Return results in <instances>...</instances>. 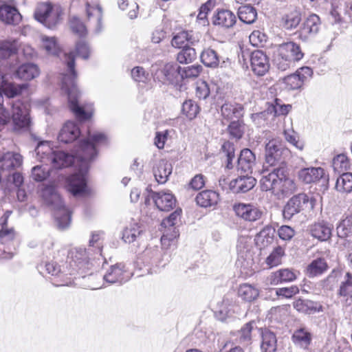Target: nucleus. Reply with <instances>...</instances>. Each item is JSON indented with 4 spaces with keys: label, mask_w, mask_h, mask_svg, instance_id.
Wrapping results in <instances>:
<instances>
[{
    "label": "nucleus",
    "mask_w": 352,
    "mask_h": 352,
    "mask_svg": "<svg viewBox=\"0 0 352 352\" xmlns=\"http://www.w3.org/2000/svg\"><path fill=\"white\" fill-rule=\"evenodd\" d=\"M35 18L48 28H54L60 20V12L53 8L49 3L38 4L35 12Z\"/></svg>",
    "instance_id": "0eeeda50"
},
{
    "label": "nucleus",
    "mask_w": 352,
    "mask_h": 352,
    "mask_svg": "<svg viewBox=\"0 0 352 352\" xmlns=\"http://www.w3.org/2000/svg\"><path fill=\"white\" fill-rule=\"evenodd\" d=\"M339 295L343 297L352 298V276L349 272L346 274L344 280L341 283Z\"/></svg>",
    "instance_id": "5fc2aeb1"
},
{
    "label": "nucleus",
    "mask_w": 352,
    "mask_h": 352,
    "mask_svg": "<svg viewBox=\"0 0 352 352\" xmlns=\"http://www.w3.org/2000/svg\"><path fill=\"white\" fill-rule=\"evenodd\" d=\"M238 294L243 300L251 302L257 298L259 292L251 285L243 284L239 288Z\"/></svg>",
    "instance_id": "a19ab883"
},
{
    "label": "nucleus",
    "mask_w": 352,
    "mask_h": 352,
    "mask_svg": "<svg viewBox=\"0 0 352 352\" xmlns=\"http://www.w3.org/2000/svg\"><path fill=\"white\" fill-rule=\"evenodd\" d=\"M333 228L332 224L319 221L310 226L309 232L313 237L321 241H327L331 236Z\"/></svg>",
    "instance_id": "f3484780"
},
{
    "label": "nucleus",
    "mask_w": 352,
    "mask_h": 352,
    "mask_svg": "<svg viewBox=\"0 0 352 352\" xmlns=\"http://www.w3.org/2000/svg\"><path fill=\"white\" fill-rule=\"evenodd\" d=\"M329 252L327 250L316 251L311 256L309 264H327Z\"/></svg>",
    "instance_id": "052dcab7"
},
{
    "label": "nucleus",
    "mask_w": 352,
    "mask_h": 352,
    "mask_svg": "<svg viewBox=\"0 0 352 352\" xmlns=\"http://www.w3.org/2000/svg\"><path fill=\"white\" fill-rule=\"evenodd\" d=\"M250 65L256 75L263 76L270 69L269 58L263 51L255 50L250 55Z\"/></svg>",
    "instance_id": "ddd939ff"
},
{
    "label": "nucleus",
    "mask_w": 352,
    "mask_h": 352,
    "mask_svg": "<svg viewBox=\"0 0 352 352\" xmlns=\"http://www.w3.org/2000/svg\"><path fill=\"white\" fill-rule=\"evenodd\" d=\"M236 16L228 10H217L212 16V22L214 25L225 28L232 27L236 23Z\"/></svg>",
    "instance_id": "393cba45"
},
{
    "label": "nucleus",
    "mask_w": 352,
    "mask_h": 352,
    "mask_svg": "<svg viewBox=\"0 0 352 352\" xmlns=\"http://www.w3.org/2000/svg\"><path fill=\"white\" fill-rule=\"evenodd\" d=\"M70 27L72 31L80 36H83L86 33L85 25L77 17H73L71 19Z\"/></svg>",
    "instance_id": "338daca9"
},
{
    "label": "nucleus",
    "mask_w": 352,
    "mask_h": 352,
    "mask_svg": "<svg viewBox=\"0 0 352 352\" xmlns=\"http://www.w3.org/2000/svg\"><path fill=\"white\" fill-rule=\"evenodd\" d=\"M296 184L294 179L287 177V168L285 169V171L283 172V177H280L274 195L279 198L281 197H286L294 193L296 190Z\"/></svg>",
    "instance_id": "4be33fe9"
},
{
    "label": "nucleus",
    "mask_w": 352,
    "mask_h": 352,
    "mask_svg": "<svg viewBox=\"0 0 352 352\" xmlns=\"http://www.w3.org/2000/svg\"><path fill=\"white\" fill-rule=\"evenodd\" d=\"M67 65V72L63 74L62 79V89L67 93L70 110L77 118L81 120L89 119L93 113L92 109L78 104L79 92L76 85L77 74L75 70V55L74 52L65 54Z\"/></svg>",
    "instance_id": "f03ea898"
},
{
    "label": "nucleus",
    "mask_w": 352,
    "mask_h": 352,
    "mask_svg": "<svg viewBox=\"0 0 352 352\" xmlns=\"http://www.w3.org/2000/svg\"><path fill=\"white\" fill-rule=\"evenodd\" d=\"M256 321L252 320L245 324L238 331L237 338L239 342L243 344H248L252 339L251 333L256 329Z\"/></svg>",
    "instance_id": "58836bf2"
},
{
    "label": "nucleus",
    "mask_w": 352,
    "mask_h": 352,
    "mask_svg": "<svg viewBox=\"0 0 352 352\" xmlns=\"http://www.w3.org/2000/svg\"><path fill=\"white\" fill-rule=\"evenodd\" d=\"M289 155V150L283 148L275 140L269 141L265 145V167L272 168H284L287 169L285 162Z\"/></svg>",
    "instance_id": "20e7f679"
},
{
    "label": "nucleus",
    "mask_w": 352,
    "mask_h": 352,
    "mask_svg": "<svg viewBox=\"0 0 352 352\" xmlns=\"http://www.w3.org/2000/svg\"><path fill=\"white\" fill-rule=\"evenodd\" d=\"M283 26L287 30L296 28L301 21V14L298 10H294L283 17Z\"/></svg>",
    "instance_id": "c03bdc74"
},
{
    "label": "nucleus",
    "mask_w": 352,
    "mask_h": 352,
    "mask_svg": "<svg viewBox=\"0 0 352 352\" xmlns=\"http://www.w3.org/2000/svg\"><path fill=\"white\" fill-rule=\"evenodd\" d=\"M98 248V256H91L89 251L82 248H75L69 250L67 255V262L69 263H75L76 264H88L93 262H100V258L103 260V264L107 263L106 258H104L101 254L100 245H97Z\"/></svg>",
    "instance_id": "1a4fd4ad"
},
{
    "label": "nucleus",
    "mask_w": 352,
    "mask_h": 352,
    "mask_svg": "<svg viewBox=\"0 0 352 352\" xmlns=\"http://www.w3.org/2000/svg\"><path fill=\"white\" fill-rule=\"evenodd\" d=\"M283 81L286 87L291 90L300 89L304 84L296 72L285 77Z\"/></svg>",
    "instance_id": "4d7b16f0"
},
{
    "label": "nucleus",
    "mask_w": 352,
    "mask_h": 352,
    "mask_svg": "<svg viewBox=\"0 0 352 352\" xmlns=\"http://www.w3.org/2000/svg\"><path fill=\"white\" fill-rule=\"evenodd\" d=\"M37 270L43 276L50 274L56 276L61 272L60 265H37Z\"/></svg>",
    "instance_id": "e2e57ef3"
},
{
    "label": "nucleus",
    "mask_w": 352,
    "mask_h": 352,
    "mask_svg": "<svg viewBox=\"0 0 352 352\" xmlns=\"http://www.w3.org/2000/svg\"><path fill=\"white\" fill-rule=\"evenodd\" d=\"M157 78L164 84L177 85L181 81L180 66L173 63L166 64L159 71Z\"/></svg>",
    "instance_id": "4468645a"
},
{
    "label": "nucleus",
    "mask_w": 352,
    "mask_h": 352,
    "mask_svg": "<svg viewBox=\"0 0 352 352\" xmlns=\"http://www.w3.org/2000/svg\"><path fill=\"white\" fill-rule=\"evenodd\" d=\"M293 306L298 311L305 314L319 310L316 303L307 300L298 299L294 302Z\"/></svg>",
    "instance_id": "a18cd8bd"
},
{
    "label": "nucleus",
    "mask_w": 352,
    "mask_h": 352,
    "mask_svg": "<svg viewBox=\"0 0 352 352\" xmlns=\"http://www.w3.org/2000/svg\"><path fill=\"white\" fill-rule=\"evenodd\" d=\"M336 188L340 192H350L352 190V173H342L337 179Z\"/></svg>",
    "instance_id": "37998d69"
},
{
    "label": "nucleus",
    "mask_w": 352,
    "mask_h": 352,
    "mask_svg": "<svg viewBox=\"0 0 352 352\" xmlns=\"http://www.w3.org/2000/svg\"><path fill=\"white\" fill-rule=\"evenodd\" d=\"M18 51L19 45L16 40L0 41V72H6L14 66Z\"/></svg>",
    "instance_id": "423d86ee"
},
{
    "label": "nucleus",
    "mask_w": 352,
    "mask_h": 352,
    "mask_svg": "<svg viewBox=\"0 0 352 352\" xmlns=\"http://www.w3.org/2000/svg\"><path fill=\"white\" fill-rule=\"evenodd\" d=\"M48 172L43 166H35L32 169V177L36 182H42L48 177Z\"/></svg>",
    "instance_id": "680f3d73"
},
{
    "label": "nucleus",
    "mask_w": 352,
    "mask_h": 352,
    "mask_svg": "<svg viewBox=\"0 0 352 352\" xmlns=\"http://www.w3.org/2000/svg\"><path fill=\"white\" fill-rule=\"evenodd\" d=\"M153 175L159 184H164L173 170L172 164L166 160H160L153 166Z\"/></svg>",
    "instance_id": "bb28decb"
},
{
    "label": "nucleus",
    "mask_w": 352,
    "mask_h": 352,
    "mask_svg": "<svg viewBox=\"0 0 352 352\" xmlns=\"http://www.w3.org/2000/svg\"><path fill=\"white\" fill-rule=\"evenodd\" d=\"M28 84H16L2 80L0 84V91L8 98H13L21 94L23 90L27 89Z\"/></svg>",
    "instance_id": "7c9ffc66"
},
{
    "label": "nucleus",
    "mask_w": 352,
    "mask_h": 352,
    "mask_svg": "<svg viewBox=\"0 0 352 352\" xmlns=\"http://www.w3.org/2000/svg\"><path fill=\"white\" fill-rule=\"evenodd\" d=\"M332 166L334 171L339 174L347 170L350 167L347 156L344 154H340L336 156L333 160Z\"/></svg>",
    "instance_id": "49530a36"
},
{
    "label": "nucleus",
    "mask_w": 352,
    "mask_h": 352,
    "mask_svg": "<svg viewBox=\"0 0 352 352\" xmlns=\"http://www.w3.org/2000/svg\"><path fill=\"white\" fill-rule=\"evenodd\" d=\"M277 50L294 63L302 59L304 55L300 46L294 42L283 43L278 47Z\"/></svg>",
    "instance_id": "a878e982"
},
{
    "label": "nucleus",
    "mask_w": 352,
    "mask_h": 352,
    "mask_svg": "<svg viewBox=\"0 0 352 352\" xmlns=\"http://www.w3.org/2000/svg\"><path fill=\"white\" fill-rule=\"evenodd\" d=\"M23 164V157L18 153L7 152L0 157V170L10 171L19 168Z\"/></svg>",
    "instance_id": "412c9836"
},
{
    "label": "nucleus",
    "mask_w": 352,
    "mask_h": 352,
    "mask_svg": "<svg viewBox=\"0 0 352 352\" xmlns=\"http://www.w3.org/2000/svg\"><path fill=\"white\" fill-rule=\"evenodd\" d=\"M195 200L201 207H210L217 204L219 194L213 190H204L197 195Z\"/></svg>",
    "instance_id": "72a5a7b5"
},
{
    "label": "nucleus",
    "mask_w": 352,
    "mask_h": 352,
    "mask_svg": "<svg viewBox=\"0 0 352 352\" xmlns=\"http://www.w3.org/2000/svg\"><path fill=\"white\" fill-rule=\"evenodd\" d=\"M275 229L271 226H266L255 236L256 244L261 248L270 245L274 238Z\"/></svg>",
    "instance_id": "473e14b6"
},
{
    "label": "nucleus",
    "mask_w": 352,
    "mask_h": 352,
    "mask_svg": "<svg viewBox=\"0 0 352 352\" xmlns=\"http://www.w3.org/2000/svg\"><path fill=\"white\" fill-rule=\"evenodd\" d=\"M250 42L254 46L263 45L267 41L266 35L259 30L253 31L249 36Z\"/></svg>",
    "instance_id": "0e129e2a"
},
{
    "label": "nucleus",
    "mask_w": 352,
    "mask_h": 352,
    "mask_svg": "<svg viewBox=\"0 0 352 352\" xmlns=\"http://www.w3.org/2000/svg\"><path fill=\"white\" fill-rule=\"evenodd\" d=\"M182 111L187 118L192 120L199 113V107L193 100H188L183 103Z\"/></svg>",
    "instance_id": "8fccbe9b"
},
{
    "label": "nucleus",
    "mask_w": 352,
    "mask_h": 352,
    "mask_svg": "<svg viewBox=\"0 0 352 352\" xmlns=\"http://www.w3.org/2000/svg\"><path fill=\"white\" fill-rule=\"evenodd\" d=\"M179 215L180 211L175 210L171 213L168 218L162 221L161 223L162 227H164L165 228H168L170 230H173V233L170 234L168 233H164L161 237V243L163 248H166L170 245V243L174 241V239L177 237V231H176L175 225Z\"/></svg>",
    "instance_id": "dca6fc26"
},
{
    "label": "nucleus",
    "mask_w": 352,
    "mask_h": 352,
    "mask_svg": "<svg viewBox=\"0 0 352 352\" xmlns=\"http://www.w3.org/2000/svg\"><path fill=\"white\" fill-rule=\"evenodd\" d=\"M221 114L226 119L240 118L243 114V107L239 104L225 103L221 107Z\"/></svg>",
    "instance_id": "f704fd0d"
},
{
    "label": "nucleus",
    "mask_w": 352,
    "mask_h": 352,
    "mask_svg": "<svg viewBox=\"0 0 352 352\" xmlns=\"http://www.w3.org/2000/svg\"><path fill=\"white\" fill-rule=\"evenodd\" d=\"M201 63L208 67L216 68L219 66L220 57L217 52L210 48L204 49L200 54Z\"/></svg>",
    "instance_id": "c9c22d12"
},
{
    "label": "nucleus",
    "mask_w": 352,
    "mask_h": 352,
    "mask_svg": "<svg viewBox=\"0 0 352 352\" xmlns=\"http://www.w3.org/2000/svg\"><path fill=\"white\" fill-rule=\"evenodd\" d=\"M293 339L296 344L303 349H307L311 342V335L307 331L300 329L295 331Z\"/></svg>",
    "instance_id": "de8ad7c7"
},
{
    "label": "nucleus",
    "mask_w": 352,
    "mask_h": 352,
    "mask_svg": "<svg viewBox=\"0 0 352 352\" xmlns=\"http://www.w3.org/2000/svg\"><path fill=\"white\" fill-rule=\"evenodd\" d=\"M237 162L239 170L246 174L252 173V168L256 163L255 155L249 148H244L241 151Z\"/></svg>",
    "instance_id": "b1692460"
},
{
    "label": "nucleus",
    "mask_w": 352,
    "mask_h": 352,
    "mask_svg": "<svg viewBox=\"0 0 352 352\" xmlns=\"http://www.w3.org/2000/svg\"><path fill=\"white\" fill-rule=\"evenodd\" d=\"M202 70L199 65H191L186 67H180L181 80L185 78H193L197 77Z\"/></svg>",
    "instance_id": "864d4df0"
},
{
    "label": "nucleus",
    "mask_w": 352,
    "mask_h": 352,
    "mask_svg": "<svg viewBox=\"0 0 352 352\" xmlns=\"http://www.w3.org/2000/svg\"><path fill=\"white\" fill-rule=\"evenodd\" d=\"M152 197L155 206L162 211H169L172 210L176 204L175 197L169 192H155L153 193Z\"/></svg>",
    "instance_id": "aec40b11"
},
{
    "label": "nucleus",
    "mask_w": 352,
    "mask_h": 352,
    "mask_svg": "<svg viewBox=\"0 0 352 352\" xmlns=\"http://www.w3.org/2000/svg\"><path fill=\"white\" fill-rule=\"evenodd\" d=\"M41 195L45 202L51 206L54 210V217L59 229L67 228L71 223L69 210L65 208L63 201L53 186H43L41 189Z\"/></svg>",
    "instance_id": "7ed1b4c3"
},
{
    "label": "nucleus",
    "mask_w": 352,
    "mask_h": 352,
    "mask_svg": "<svg viewBox=\"0 0 352 352\" xmlns=\"http://www.w3.org/2000/svg\"><path fill=\"white\" fill-rule=\"evenodd\" d=\"M285 256V248L280 245L274 248L271 254L267 256V264H278Z\"/></svg>",
    "instance_id": "13d9d810"
},
{
    "label": "nucleus",
    "mask_w": 352,
    "mask_h": 352,
    "mask_svg": "<svg viewBox=\"0 0 352 352\" xmlns=\"http://www.w3.org/2000/svg\"><path fill=\"white\" fill-rule=\"evenodd\" d=\"M320 25V17L316 14H310L302 23L298 31L299 38L306 41L309 37L315 36L319 32Z\"/></svg>",
    "instance_id": "f8f14e48"
},
{
    "label": "nucleus",
    "mask_w": 352,
    "mask_h": 352,
    "mask_svg": "<svg viewBox=\"0 0 352 352\" xmlns=\"http://www.w3.org/2000/svg\"><path fill=\"white\" fill-rule=\"evenodd\" d=\"M199 38L192 31H181L175 34L171 40V45L176 48H184L195 45Z\"/></svg>",
    "instance_id": "a211bd4d"
},
{
    "label": "nucleus",
    "mask_w": 352,
    "mask_h": 352,
    "mask_svg": "<svg viewBox=\"0 0 352 352\" xmlns=\"http://www.w3.org/2000/svg\"><path fill=\"white\" fill-rule=\"evenodd\" d=\"M284 135L285 140L289 142L291 144L296 146L299 150H302L303 148V144L298 141V136L296 135V133L293 130H285L284 131Z\"/></svg>",
    "instance_id": "69168bd1"
},
{
    "label": "nucleus",
    "mask_w": 352,
    "mask_h": 352,
    "mask_svg": "<svg viewBox=\"0 0 352 352\" xmlns=\"http://www.w3.org/2000/svg\"><path fill=\"white\" fill-rule=\"evenodd\" d=\"M40 74L38 66L34 63H25L19 66L15 71V78L23 80H31Z\"/></svg>",
    "instance_id": "cd10ccee"
},
{
    "label": "nucleus",
    "mask_w": 352,
    "mask_h": 352,
    "mask_svg": "<svg viewBox=\"0 0 352 352\" xmlns=\"http://www.w3.org/2000/svg\"><path fill=\"white\" fill-rule=\"evenodd\" d=\"M256 180L248 174L243 176H239L237 178L232 179L230 182V189L234 193H244L252 188L256 185Z\"/></svg>",
    "instance_id": "6ab92c4d"
},
{
    "label": "nucleus",
    "mask_w": 352,
    "mask_h": 352,
    "mask_svg": "<svg viewBox=\"0 0 352 352\" xmlns=\"http://www.w3.org/2000/svg\"><path fill=\"white\" fill-rule=\"evenodd\" d=\"M277 346V340L274 333L265 330L262 332V342L261 349L263 352H275Z\"/></svg>",
    "instance_id": "e433bc0d"
},
{
    "label": "nucleus",
    "mask_w": 352,
    "mask_h": 352,
    "mask_svg": "<svg viewBox=\"0 0 352 352\" xmlns=\"http://www.w3.org/2000/svg\"><path fill=\"white\" fill-rule=\"evenodd\" d=\"M222 151L227 157V164L226 167L228 169H231L233 168V164L232 163V160L234 158V146L232 143L227 141L225 142L221 147Z\"/></svg>",
    "instance_id": "bf43d9fd"
},
{
    "label": "nucleus",
    "mask_w": 352,
    "mask_h": 352,
    "mask_svg": "<svg viewBox=\"0 0 352 352\" xmlns=\"http://www.w3.org/2000/svg\"><path fill=\"white\" fill-rule=\"evenodd\" d=\"M228 130L230 135L232 138L239 140L242 138L244 133L245 125L242 122L239 120L232 121L228 125Z\"/></svg>",
    "instance_id": "3c124183"
},
{
    "label": "nucleus",
    "mask_w": 352,
    "mask_h": 352,
    "mask_svg": "<svg viewBox=\"0 0 352 352\" xmlns=\"http://www.w3.org/2000/svg\"><path fill=\"white\" fill-rule=\"evenodd\" d=\"M12 119L14 129L29 130L32 124L29 108L27 104L18 100L12 103Z\"/></svg>",
    "instance_id": "6e6552de"
},
{
    "label": "nucleus",
    "mask_w": 352,
    "mask_h": 352,
    "mask_svg": "<svg viewBox=\"0 0 352 352\" xmlns=\"http://www.w3.org/2000/svg\"><path fill=\"white\" fill-rule=\"evenodd\" d=\"M308 206L314 207V200L305 193H299L290 198L283 210L285 220H291L296 214L305 210Z\"/></svg>",
    "instance_id": "39448f33"
},
{
    "label": "nucleus",
    "mask_w": 352,
    "mask_h": 352,
    "mask_svg": "<svg viewBox=\"0 0 352 352\" xmlns=\"http://www.w3.org/2000/svg\"><path fill=\"white\" fill-rule=\"evenodd\" d=\"M197 58V52L192 46L182 48L177 53L176 59L180 64H189Z\"/></svg>",
    "instance_id": "79ce46f5"
},
{
    "label": "nucleus",
    "mask_w": 352,
    "mask_h": 352,
    "mask_svg": "<svg viewBox=\"0 0 352 352\" xmlns=\"http://www.w3.org/2000/svg\"><path fill=\"white\" fill-rule=\"evenodd\" d=\"M148 76V73L142 67H135L131 70V76L135 81L145 82Z\"/></svg>",
    "instance_id": "774afa93"
},
{
    "label": "nucleus",
    "mask_w": 352,
    "mask_h": 352,
    "mask_svg": "<svg viewBox=\"0 0 352 352\" xmlns=\"http://www.w3.org/2000/svg\"><path fill=\"white\" fill-rule=\"evenodd\" d=\"M80 134L78 126L73 122H67L60 131L58 139L61 142L68 144L76 140Z\"/></svg>",
    "instance_id": "5701e85b"
},
{
    "label": "nucleus",
    "mask_w": 352,
    "mask_h": 352,
    "mask_svg": "<svg viewBox=\"0 0 352 352\" xmlns=\"http://www.w3.org/2000/svg\"><path fill=\"white\" fill-rule=\"evenodd\" d=\"M43 47L48 54L52 55H58L60 52L55 37H43Z\"/></svg>",
    "instance_id": "603ef678"
},
{
    "label": "nucleus",
    "mask_w": 352,
    "mask_h": 352,
    "mask_svg": "<svg viewBox=\"0 0 352 352\" xmlns=\"http://www.w3.org/2000/svg\"><path fill=\"white\" fill-rule=\"evenodd\" d=\"M337 234L340 238H345L352 234V216L346 217L337 226Z\"/></svg>",
    "instance_id": "09e8293b"
},
{
    "label": "nucleus",
    "mask_w": 352,
    "mask_h": 352,
    "mask_svg": "<svg viewBox=\"0 0 352 352\" xmlns=\"http://www.w3.org/2000/svg\"><path fill=\"white\" fill-rule=\"evenodd\" d=\"M296 277V274L292 270L289 269H283L272 273L269 277V280L271 285H277L283 283L292 282L294 280Z\"/></svg>",
    "instance_id": "2f4dec72"
},
{
    "label": "nucleus",
    "mask_w": 352,
    "mask_h": 352,
    "mask_svg": "<svg viewBox=\"0 0 352 352\" xmlns=\"http://www.w3.org/2000/svg\"><path fill=\"white\" fill-rule=\"evenodd\" d=\"M107 141L104 134L89 132L87 138L80 142L79 150L75 155L54 150L48 142L38 143L35 152L38 160L46 164H52L54 168L68 167L75 162L79 164L78 172L68 179L69 192L74 196H78L86 192V173L89 169V162L94 160L97 155L96 146L106 144Z\"/></svg>",
    "instance_id": "f257e3e1"
},
{
    "label": "nucleus",
    "mask_w": 352,
    "mask_h": 352,
    "mask_svg": "<svg viewBox=\"0 0 352 352\" xmlns=\"http://www.w3.org/2000/svg\"><path fill=\"white\" fill-rule=\"evenodd\" d=\"M274 63L281 71L287 70L294 64L290 59L281 54L278 50L274 54Z\"/></svg>",
    "instance_id": "6e6d98bb"
},
{
    "label": "nucleus",
    "mask_w": 352,
    "mask_h": 352,
    "mask_svg": "<svg viewBox=\"0 0 352 352\" xmlns=\"http://www.w3.org/2000/svg\"><path fill=\"white\" fill-rule=\"evenodd\" d=\"M324 176V170L320 167L302 168L298 172L299 179L306 184L315 183Z\"/></svg>",
    "instance_id": "c756f323"
},
{
    "label": "nucleus",
    "mask_w": 352,
    "mask_h": 352,
    "mask_svg": "<svg viewBox=\"0 0 352 352\" xmlns=\"http://www.w3.org/2000/svg\"><path fill=\"white\" fill-rule=\"evenodd\" d=\"M238 16L243 23L251 24L256 19L257 12L250 4L244 5L238 8Z\"/></svg>",
    "instance_id": "4c0bfd02"
},
{
    "label": "nucleus",
    "mask_w": 352,
    "mask_h": 352,
    "mask_svg": "<svg viewBox=\"0 0 352 352\" xmlns=\"http://www.w3.org/2000/svg\"><path fill=\"white\" fill-rule=\"evenodd\" d=\"M263 170L262 177L260 179L261 188L263 191H271L274 195L278 186V181L283 177L284 168L268 169Z\"/></svg>",
    "instance_id": "9d476101"
},
{
    "label": "nucleus",
    "mask_w": 352,
    "mask_h": 352,
    "mask_svg": "<svg viewBox=\"0 0 352 352\" xmlns=\"http://www.w3.org/2000/svg\"><path fill=\"white\" fill-rule=\"evenodd\" d=\"M142 232V230L139 224L133 223L123 230L122 239L125 243H131L135 241Z\"/></svg>",
    "instance_id": "ea45409f"
},
{
    "label": "nucleus",
    "mask_w": 352,
    "mask_h": 352,
    "mask_svg": "<svg viewBox=\"0 0 352 352\" xmlns=\"http://www.w3.org/2000/svg\"><path fill=\"white\" fill-rule=\"evenodd\" d=\"M124 268V265H111L107 273L103 276V279L108 283H114L126 281L134 274H136L137 276H142L140 274L142 270L141 267H137L133 273L128 272Z\"/></svg>",
    "instance_id": "9b49d317"
},
{
    "label": "nucleus",
    "mask_w": 352,
    "mask_h": 352,
    "mask_svg": "<svg viewBox=\"0 0 352 352\" xmlns=\"http://www.w3.org/2000/svg\"><path fill=\"white\" fill-rule=\"evenodd\" d=\"M0 20L8 25H17L21 20L19 11L11 6L3 5L0 7Z\"/></svg>",
    "instance_id": "c85d7f7f"
},
{
    "label": "nucleus",
    "mask_w": 352,
    "mask_h": 352,
    "mask_svg": "<svg viewBox=\"0 0 352 352\" xmlns=\"http://www.w3.org/2000/svg\"><path fill=\"white\" fill-rule=\"evenodd\" d=\"M236 214L248 221H255L262 216V211L256 206L250 204H238L233 207Z\"/></svg>",
    "instance_id": "2eb2a0df"
}]
</instances>
